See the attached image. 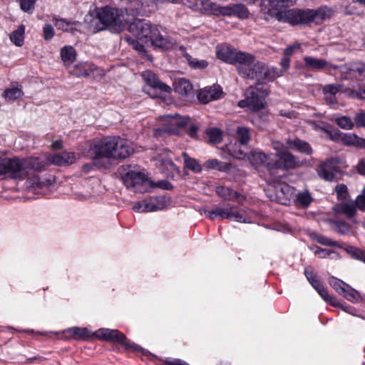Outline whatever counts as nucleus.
I'll list each match as a JSON object with an SVG mask.
<instances>
[{
  "mask_svg": "<svg viewBox=\"0 0 365 365\" xmlns=\"http://www.w3.org/2000/svg\"><path fill=\"white\" fill-rule=\"evenodd\" d=\"M94 335L99 339L120 344L125 347L136 349L137 346L127 339L125 334L117 329L101 328L98 329Z\"/></svg>",
  "mask_w": 365,
  "mask_h": 365,
  "instance_id": "obj_14",
  "label": "nucleus"
},
{
  "mask_svg": "<svg viewBox=\"0 0 365 365\" xmlns=\"http://www.w3.org/2000/svg\"><path fill=\"white\" fill-rule=\"evenodd\" d=\"M162 121L163 122L165 127L162 129H155L154 134L155 135H161L162 132L174 134L177 132L178 128H176V118L175 115H166L163 117Z\"/></svg>",
  "mask_w": 365,
  "mask_h": 365,
  "instance_id": "obj_26",
  "label": "nucleus"
},
{
  "mask_svg": "<svg viewBox=\"0 0 365 365\" xmlns=\"http://www.w3.org/2000/svg\"><path fill=\"white\" fill-rule=\"evenodd\" d=\"M312 237L322 245L342 248V245L340 242L334 241L322 235L314 233L312 235Z\"/></svg>",
  "mask_w": 365,
  "mask_h": 365,
  "instance_id": "obj_41",
  "label": "nucleus"
},
{
  "mask_svg": "<svg viewBox=\"0 0 365 365\" xmlns=\"http://www.w3.org/2000/svg\"><path fill=\"white\" fill-rule=\"evenodd\" d=\"M282 71L274 67H268L263 63V68L260 69V73L256 80L272 81L277 77L281 76Z\"/></svg>",
  "mask_w": 365,
  "mask_h": 365,
  "instance_id": "obj_30",
  "label": "nucleus"
},
{
  "mask_svg": "<svg viewBox=\"0 0 365 365\" xmlns=\"http://www.w3.org/2000/svg\"><path fill=\"white\" fill-rule=\"evenodd\" d=\"M311 284L324 301L329 302L334 307L340 306V303L336 300V299L328 294L327 291L324 287L323 284L321 283L319 279L316 281H314V282H312Z\"/></svg>",
  "mask_w": 365,
  "mask_h": 365,
  "instance_id": "obj_29",
  "label": "nucleus"
},
{
  "mask_svg": "<svg viewBox=\"0 0 365 365\" xmlns=\"http://www.w3.org/2000/svg\"><path fill=\"white\" fill-rule=\"evenodd\" d=\"M133 153L129 141L119 136H108L92 144L89 155L93 160L100 158L125 159Z\"/></svg>",
  "mask_w": 365,
  "mask_h": 365,
  "instance_id": "obj_1",
  "label": "nucleus"
},
{
  "mask_svg": "<svg viewBox=\"0 0 365 365\" xmlns=\"http://www.w3.org/2000/svg\"><path fill=\"white\" fill-rule=\"evenodd\" d=\"M52 21L54 22V25L58 29H61L63 31H72L73 26L76 24V22L69 21L64 19H58L56 16L53 17Z\"/></svg>",
  "mask_w": 365,
  "mask_h": 365,
  "instance_id": "obj_47",
  "label": "nucleus"
},
{
  "mask_svg": "<svg viewBox=\"0 0 365 365\" xmlns=\"http://www.w3.org/2000/svg\"><path fill=\"white\" fill-rule=\"evenodd\" d=\"M304 62L305 68L312 71H322L323 69H327L328 71H330L331 69L335 70L333 66H336L324 59L309 56L304 58Z\"/></svg>",
  "mask_w": 365,
  "mask_h": 365,
  "instance_id": "obj_22",
  "label": "nucleus"
},
{
  "mask_svg": "<svg viewBox=\"0 0 365 365\" xmlns=\"http://www.w3.org/2000/svg\"><path fill=\"white\" fill-rule=\"evenodd\" d=\"M216 192L219 196L227 200H237L240 194L231 188L225 186H220L216 188Z\"/></svg>",
  "mask_w": 365,
  "mask_h": 365,
  "instance_id": "obj_39",
  "label": "nucleus"
},
{
  "mask_svg": "<svg viewBox=\"0 0 365 365\" xmlns=\"http://www.w3.org/2000/svg\"><path fill=\"white\" fill-rule=\"evenodd\" d=\"M344 92L349 97L365 99V83L357 82L356 85L345 88Z\"/></svg>",
  "mask_w": 365,
  "mask_h": 365,
  "instance_id": "obj_33",
  "label": "nucleus"
},
{
  "mask_svg": "<svg viewBox=\"0 0 365 365\" xmlns=\"http://www.w3.org/2000/svg\"><path fill=\"white\" fill-rule=\"evenodd\" d=\"M354 125L357 128H364L365 127V112L359 111L354 116Z\"/></svg>",
  "mask_w": 365,
  "mask_h": 365,
  "instance_id": "obj_59",
  "label": "nucleus"
},
{
  "mask_svg": "<svg viewBox=\"0 0 365 365\" xmlns=\"http://www.w3.org/2000/svg\"><path fill=\"white\" fill-rule=\"evenodd\" d=\"M125 18L135 20V16L143 12V3L140 0H122Z\"/></svg>",
  "mask_w": 365,
  "mask_h": 365,
  "instance_id": "obj_20",
  "label": "nucleus"
},
{
  "mask_svg": "<svg viewBox=\"0 0 365 365\" xmlns=\"http://www.w3.org/2000/svg\"><path fill=\"white\" fill-rule=\"evenodd\" d=\"M141 76L145 82L151 88L167 93L170 92V88L159 81L156 75L151 71H145Z\"/></svg>",
  "mask_w": 365,
  "mask_h": 365,
  "instance_id": "obj_25",
  "label": "nucleus"
},
{
  "mask_svg": "<svg viewBox=\"0 0 365 365\" xmlns=\"http://www.w3.org/2000/svg\"><path fill=\"white\" fill-rule=\"evenodd\" d=\"M207 134L208 135L209 142L210 143L216 144L220 143L222 140L221 132L217 128H211L207 130Z\"/></svg>",
  "mask_w": 365,
  "mask_h": 365,
  "instance_id": "obj_54",
  "label": "nucleus"
},
{
  "mask_svg": "<svg viewBox=\"0 0 365 365\" xmlns=\"http://www.w3.org/2000/svg\"><path fill=\"white\" fill-rule=\"evenodd\" d=\"M312 198L308 191H302L296 195L295 202L297 205L307 207L312 202Z\"/></svg>",
  "mask_w": 365,
  "mask_h": 365,
  "instance_id": "obj_51",
  "label": "nucleus"
},
{
  "mask_svg": "<svg viewBox=\"0 0 365 365\" xmlns=\"http://www.w3.org/2000/svg\"><path fill=\"white\" fill-rule=\"evenodd\" d=\"M274 155H267L262 151L255 149L250 151L247 160L255 167L264 165L267 168V164L269 161H273Z\"/></svg>",
  "mask_w": 365,
  "mask_h": 365,
  "instance_id": "obj_21",
  "label": "nucleus"
},
{
  "mask_svg": "<svg viewBox=\"0 0 365 365\" xmlns=\"http://www.w3.org/2000/svg\"><path fill=\"white\" fill-rule=\"evenodd\" d=\"M23 95L22 91L19 88H11L6 89L4 93V96L9 101H14Z\"/></svg>",
  "mask_w": 365,
  "mask_h": 365,
  "instance_id": "obj_52",
  "label": "nucleus"
},
{
  "mask_svg": "<svg viewBox=\"0 0 365 365\" xmlns=\"http://www.w3.org/2000/svg\"><path fill=\"white\" fill-rule=\"evenodd\" d=\"M150 43L155 46L162 49L168 50L173 48L175 44V42L168 38L163 37L160 34L159 31L158 30V34L153 35V37L150 38L149 41Z\"/></svg>",
  "mask_w": 365,
  "mask_h": 365,
  "instance_id": "obj_31",
  "label": "nucleus"
},
{
  "mask_svg": "<svg viewBox=\"0 0 365 365\" xmlns=\"http://www.w3.org/2000/svg\"><path fill=\"white\" fill-rule=\"evenodd\" d=\"M60 56L63 65L69 68L76 58V52L71 46H64L61 48Z\"/></svg>",
  "mask_w": 365,
  "mask_h": 365,
  "instance_id": "obj_27",
  "label": "nucleus"
},
{
  "mask_svg": "<svg viewBox=\"0 0 365 365\" xmlns=\"http://www.w3.org/2000/svg\"><path fill=\"white\" fill-rule=\"evenodd\" d=\"M124 39L129 44L132 45L133 48H135L139 53H143L145 51L144 46L142 43H139L137 40L129 36H125Z\"/></svg>",
  "mask_w": 365,
  "mask_h": 365,
  "instance_id": "obj_58",
  "label": "nucleus"
},
{
  "mask_svg": "<svg viewBox=\"0 0 365 365\" xmlns=\"http://www.w3.org/2000/svg\"><path fill=\"white\" fill-rule=\"evenodd\" d=\"M96 15L102 26L96 29L95 31L108 29L113 33H120L131 21V19L125 18L123 9L110 6L99 8Z\"/></svg>",
  "mask_w": 365,
  "mask_h": 365,
  "instance_id": "obj_5",
  "label": "nucleus"
},
{
  "mask_svg": "<svg viewBox=\"0 0 365 365\" xmlns=\"http://www.w3.org/2000/svg\"><path fill=\"white\" fill-rule=\"evenodd\" d=\"M334 69H339L341 77L346 80H356L361 81L365 79V63H353L339 66H333Z\"/></svg>",
  "mask_w": 365,
  "mask_h": 365,
  "instance_id": "obj_13",
  "label": "nucleus"
},
{
  "mask_svg": "<svg viewBox=\"0 0 365 365\" xmlns=\"http://www.w3.org/2000/svg\"><path fill=\"white\" fill-rule=\"evenodd\" d=\"M34 160L17 157L0 159V176L17 182H22L27 176L29 170L34 168Z\"/></svg>",
  "mask_w": 365,
  "mask_h": 365,
  "instance_id": "obj_4",
  "label": "nucleus"
},
{
  "mask_svg": "<svg viewBox=\"0 0 365 365\" xmlns=\"http://www.w3.org/2000/svg\"><path fill=\"white\" fill-rule=\"evenodd\" d=\"M241 51H232L228 48H217V56L219 59L226 63L235 64V58L239 56Z\"/></svg>",
  "mask_w": 365,
  "mask_h": 365,
  "instance_id": "obj_32",
  "label": "nucleus"
},
{
  "mask_svg": "<svg viewBox=\"0 0 365 365\" xmlns=\"http://www.w3.org/2000/svg\"><path fill=\"white\" fill-rule=\"evenodd\" d=\"M231 155L239 160H247V156H249L250 152H248V148L245 145H241L239 148H237V145L233 147H230L228 148Z\"/></svg>",
  "mask_w": 365,
  "mask_h": 365,
  "instance_id": "obj_40",
  "label": "nucleus"
},
{
  "mask_svg": "<svg viewBox=\"0 0 365 365\" xmlns=\"http://www.w3.org/2000/svg\"><path fill=\"white\" fill-rule=\"evenodd\" d=\"M334 225L335 231L341 235H346L350 232V226L346 222L336 221Z\"/></svg>",
  "mask_w": 365,
  "mask_h": 365,
  "instance_id": "obj_55",
  "label": "nucleus"
},
{
  "mask_svg": "<svg viewBox=\"0 0 365 365\" xmlns=\"http://www.w3.org/2000/svg\"><path fill=\"white\" fill-rule=\"evenodd\" d=\"M200 213L204 214L211 220L220 217L221 219L235 220L238 222H247L243 212L238 210L235 207L230 204H225L222 206L217 205L210 210H201Z\"/></svg>",
  "mask_w": 365,
  "mask_h": 365,
  "instance_id": "obj_9",
  "label": "nucleus"
},
{
  "mask_svg": "<svg viewBox=\"0 0 365 365\" xmlns=\"http://www.w3.org/2000/svg\"><path fill=\"white\" fill-rule=\"evenodd\" d=\"M317 173L322 178L327 181H336L339 178V171L331 160L320 165Z\"/></svg>",
  "mask_w": 365,
  "mask_h": 365,
  "instance_id": "obj_18",
  "label": "nucleus"
},
{
  "mask_svg": "<svg viewBox=\"0 0 365 365\" xmlns=\"http://www.w3.org/2000/svg\"><path fill=\"white\" fill-rule=\"evenodd\" d=\"M222 96V90L221 86L214 84L201 89L197 94V98L201 103H208L212 101L220 99Z\"/></svg>",
  "mask_w": 365,
  "mask_h": 365,
  "instance_id": "obj_17",
  "label": "nucleus"
},
{
  "mask_svg": "<svg viewBox=\"0 0 365 365\" xmlns=\"http://www.w3.org/2000/svg\"><path fill=\"white\" fill-rule=\"evenodd\" d=\"M354 202L356 204V210L358 209L360 211L365 212V187L356 197Z\"/></svg>",
  "mask_w": 365,
  "mask_h": 365,
  "instance_id": "obj_56",
  "label": "nucleus"
},
{
  "mask_svg": "<svg viewBox=\"0 0 365 365\" xmlns=\"http://www.w3.org/2000/svg\"><path fill=\"white\" fill-rule=\"evenodd\" d=\"M204 166L208 169H216L220 171L226 170L230 167L229 164L216 159H210L205 161Z\"/></svg>",
  "mask_w": 365,
  "mask_h": 365,
  "instance_id": "obj_49",
  "label": "nucleus"
},
{
  "mask_svg": "<svg viewBox=\"0 0 365 365\" xmlns=\"http://www.w3.org/2000/svg\"><path fill=\"white\" fill-rule=\"evenodd\" d=\"M351 252V254L356 257V258L365 262V251L350 247L349 248Z\"/></svg>",
  "mask_w": 365,
  "mask_h": 365,
  "instance_id": "obj_64",
  "label": "nucleus"
},
{
  "mask_svg": "<svg viewBox=\"0 0 365 365\" xmlns=\"http://www.w3.org/2000/svg\"><path fill=\"white\" fill-rule=\"evenodd\" d=\"M341 295L351 302H357L363 299L360 294L349 285H346L344 293H341Z\"/></svg>",
  "mask_w": 365,
  "mask_h": 365,
  "instance_id": "obj_50",
  "label": "nucleus"
},
{
  "mask_svg": "<svg viewBox=\"0 0 365 365\" xmlns=\"http://www.w3.org/2000/svg\"><path fill=\"white\" fill-rule=\"evenodd\" d=\"M180 50L183 53L184 56L187 59L189 65L195 69H203L208 66V63L205 60H198L192 58L190 55L185 53V48L183 46L180 47Z\"/></svg>",
  "mask_w": 365,
  "mask_h": 365,
  "instance_id": "obj_38",
  "label": "nucleus"
},
{
  "mask_svg": "<svg viewBox=\"0 0 365 365\" xmlns=\"http://www.w3.org/2000/svg\"><path fill=\"white\" fill-rule=\"evenodd\" d=\"M185 166L195 173H200L202 167L195 158H190L186 153H182Z\"/></svg>",
  "mask_w": 365,
  "mask_h": 365,
  "instance_id": "obj_46",
  "label": "nucleus"
},
{
  "mask_svg": "<svg viewBox=\"0 0 365 365\" xmlns=\"http://www.w3.org/2000/svg\"><path fill=\"white\" fill-rule=\"evenodd\" d=\"M311 249L313 250L314 254L316 256L322 259L327 257H331L334 259L337 258L339 257L338 254H336L331 250L321 248L318 246L311 247Z\"/></svg>",
  "mask_w": 365,
  "mask_h": 365,
  "instance_id": "obj_45",
  "label": "nucleus"
},
{
  "mask_svg": "<svg viewBox=\"0 0 365 365\" xmlns=\"http://www.w3.org/2000/svg\"><path fill=\"white\" fill-rule=\"evenodd\" d=\"M236 134L237 141L241 145H247L251 138L250 129L246 127H238L236 130Z\"/></svg>",
  "mask_w": 365,
  "mask_h": 365,
  "instance_id": "obj_44",
  "label": "nucleus"
},
{
  "mask_svg": "<svg viewBox=\"0 0 365 365\" xmlns=\"http://www.w3.org/2000/svg\"><path fill=\"white\" fill-rule=\"evenodd\" d=\"M25 27L20 26L16 31H13L10 36L11 41L16 46H21L24 43Z\"/></svg>",
  "mask_w": 365,
  "mask_h": 365,
  "instance_id": "obj_48",
  "label": "nucleus"
},
{
  "mask_svg": "<svg viewBox=\"0 0 365 365\" xmlns=\"http://www.w3.org/2000/svg\"><path fill=\"white\" fill-rule=\"evenodd\" d=\"M175 92L181 96H188L192 92V86L188 80L180 78L174 83Z\"/></svg>",
  "mask_w": 365,
  "mask_h": 365,
  "instance_id": "obj_34",
  "label": "nucleus"
},
{
  "mask_svg": "<svg viewBox=\"0 0 365 365\" xmlns=\"http://www.w3.org/2000/svg\"><path fill=\"white\" fill-rule=\"evenodd\" d=\"M327 132V136L332 140H341L346 145L365 148V138H359L354 133H343L337 129Z\"/></svg>",
  "mask_w": 365,
  "mask_h": 365,
  "instance_id": "obj_15",
  "label": "nucleus"
},
{
  "mask_svg": "<svg viewBox=\"0 0 365 365\" xmlns=\"http://www.w3.org/2000/svg\"><path fill=\"white\" fill-rule=\"evenodd\" d=\"M133 210L137 212H148L147 200L137 202L133 207Z\"/></svg>",
  "mask_w": 365,
  "mask_h": 365,
  "instance_id": "obj_63",
  "label": "nucleus"
},
{
  "mask_svg": "<svg viewBox=\"0 0 365 365\" xmlns=\"http://www.w3.org/2000/svg\"><path fill=\"white\" fill-rule=\"evenodd\" d=\"M55 31L52 25L46 24L43 29V36L46 41H50L54 36Z\"/></svg>",
  "mask_w": 365,
  "mask_h": 365,
  "instance_id": "obj_57",
  "label": "nucleus"
},
{
  "mask_svg": "<svg viewBox=\"0 0 365 365\" xmlns=\"http://www.w3.org/2000/svg\"><path fill=\"white\" fill-rule=\"evenodd\" d=\"M155 160L157 163L162 167V171H168V175H172L173 177L175 174L180 173L179 168L172 161L171 158L169 156V152L165 150H159L157 153V155L155 157Z\"/></svg>",
  "mask_w": 365,
  "mask_h": 365,
  "instance_id": "obj_16",
  "label": "nucleus"
},
{
  "mask_svg": "<svg viewBox=\"0 0 365 365\" xmlns=\"http://www.w3.org/2000/svg\"><path fill=\"white\" fill-rule=\"evenodd\" d=\"M129 24V31L142 42L148 43L158 34V28L145 20L135 19Z\"/></svg>",
  "mask_w": 365,
  "mask_h": 365,
  "instance_id": "obj_12",
  "label": "nucleus"
},
{
  "mask_svg": "<svg viewBox=\"0 0 365 365\" xmlns=\"http://www.w3.org/2000/svg\"><path fill=\"white\" fill-rule=\"evenodd\" d=\"M334 123L344 130H351L354 127V123L351 118L346 115L336 116L334 118Z\"/></svg>",
  "mask_w": 365,
  "mask_h": 365,
  "instance_id": "obj_43",
  "label": "nucleus"
},
{
  "mask_svg": "<svg viewBox=\"0 0 365 365\" xmlns=\"http://www.w3.org/2000/svg\"><path fill=\"white\" fill-rule=\"evenodd\" d=\"M335 210L336 212L343 214L349 218L354 217L357 213L356 204L353 200H346L336 205Z\"/></svg>",
  "mask_w": 365,
  "mask_h": 365,
  "instance_id": "obj_28",
  "label": "nucleus"
},
{
  "mask_svg": "<svg viewBox=\"0 0 365 365\" xmlns=\"http://www.w3.org/2000/svg\"><path fill=\"white\" fill-rule=\"evenodd\" d=\"M68 69L71 74L78 77L88 76L92 71L91 65L87 63H78Z\"/></svg>",
  "mask_w": 365,
  "mask_h": 365,
  "instance_id": "obj_35",
  "label": "nucleus"
},
{
  "mask_svg": "<svg viewBox=\"0 0 365 365\" xmlns=\"http://www.w3.org/2000/svg\"><path fill=\"white\" fill-rule=\"evenodd\" d=\"M240 76L245 78L257 79L263 68V63L255 59L254 56L240 52L235 58V64Z\"/></svg>",
  "mask_w": 365,
  "mask_h": 365,
  "instance_id": "obj_7",
  "label": "nucleus"
},
{
  "mask_svg": "<svg viewBox=\"0 0 365 365\" xmlns=\"http://www.w3.org/2000/svg\"><path fill=\"white\" fill-rule=\"evenodd\" d=\"M148 212L163 210L166 206V199L164 197H153L147 200Z\"/></svg>",
  "mask_w": 365,
  "mask_h": 365,
  "instance_id": "obj_36",
  "label": "nucleus"
},
{
  "mask_svg": "<svg viewBox=\"0 0 365 365\" xmlns=\"http://www.w3.org/2000/svg\"><path fill=\"white\" fill-rule=\"evenodd\" d=\"M286 144L288 149H291L302 154L310 155L313 153V150L309 143L302 140L298 138H287Z\"/></svg>",
  "mask_w": 365,
  "mask_h": 365,
  "instance_id": "obj_23",
  "label": "nucleus"
},
{
  "mask_svg": "<svg viewBox=\"0 0 365 365\" xmlns=\"http://www.w3.org/2000/svg\"><path fill=\"white\" fill-rule=\"evenodd\" d=\"M275 190L276 200L280 204L287 205L294 197L295 189L287 183L277 185Z\"/></svg>",
  "mask_w": 365,
  "mask_h": 365,
  "instance_id": "obj_19",
  "label": "nucleus"
},
{
  "mask_svg": "<svg viewBox=\"0 0 365 365\" xmlns=\"http://www.w3.org/2000/svg\"><path fill=\"white\" fill-rule=\"evenodd\" d=\"M327 11L324 9L317 10L289 9L274 12L272 16L279 22L295 26L322 21L327 17Z\"/></svg>",
  "mask_w": 365,
  "mask_h": 365,
  "instance_id": "obj_3",
  "label": "nucleus"
},
{
  "mask_svg": "<svg viewBox=\"0 0 365 365\" xmlns=\"http://www.w3.org/2000/svg\"><path fill=\"white\" fill-rule=\"evenodd\" d=\"M205 2H211L209 0H183V4L187 7L192 9L194 11H199L202 14H206L207 11L202 9H205Z\"/></svg>",
  "mask_w": 365,
  "mask_h": 365,
  "instance_id": "obj_42",
  "label": "nucleus"
},
{
  "mask_svg": "<svg viewBox=\"0 0 365 365\" xmlns=\"http://www.w3.org/2000/svg\"><path fill=\"white\" fill-rule=\"evenodd\" d=\"M337 197L341 200L346 199L348 195L347 187L344 184L337 185L335 187Z\"/></svg>",
  "mask_w": 365,
  "mask_h": 365,
  "instance_id": "obj_60",
  "label": "nucleus"
},
{
  "mask_svg": "<svg viewBox=\"0 0 365 365\" xmlns=\"http://www.w3.org/2000/svg\"><path fill=\"white\" fill-rule=\"evenodd\" d=\"M309 124L312 126L313 129L316 130H323L327 135V130H329L327 129L328 125L324 123V122L317 123L314 120H309Z\"/></svg>",
  "mask_w": 365,
  "mask_h": 365,
  "instance_id": "obj_62",
  "label": "nucleus"
},
{
  "mask_svg": "<svg viewBox=\"0 0 365 365\" xmlns=\"http://www.w3.org/2000/svg\"><path fill=\"white\" fill-rule=\"evenodd\" d=\"M329 284L339 294L344 293L346 287V284L343 281L339 280L334 277L329 279Z\"/></svg>",
  "mask_w": 365,
  "mask_h": 365,
  "instance_id": "obj_53",
  "label": "nucleus"
},
{
  "mask_svg": "<svg viewBox=\"0 0 365 365\" xmlns=\"http://www.w3.org/2000/svg\"><path fill=\"white\" fill-rule=\"evenodd\" d=\"M277 159L273 161H269L267 164V170L271 175L274 174V171L278 169H294L300 165L299 161L287 150L284 152L277 153L274 156Z\"/></svg>",
  "mask_w": 365,
  "mask_h": 365,
  "instance_id": "obj_11",
  "label": "nucleus"
},
{
  "mask_svg": "<svg viewBox=\"0 0 365 365\" xmlns=\"http://www.w3.org/2000/svg\"><path fill=\"white\" fill-rule=\"evenodd\" d=\"M119 173L124 185L135 192H145L150 187V181L148 176L138 168L121 166Z\"/></svg>",
  "mask_w": 365,
  "mask_h": 365,
  "instance_id": "obj_6",
  "label": "nucleus"
},
{
  "mask_svg": "<svg viewBox=\"0 0 365 365\" xmlns=\"http://www.w3.org/2000/svg\"><path fill=\"white\" fill-rule=\"evenodd\" d=\"M205 9L207 14L222 15V16H236L240 19H247L250 15L247 8L242 4H232L222 6L220 4L213 2H205Z\"/></svg>",
  "mask_w": 365,
  "mask_h": 365,
  "instance_id": "obj_10",
  "label": "nucleus"
},
{
  "mask_svg": "<svg viewBox=\"0 0 365 365\" xmlns=\"http://www.w3.org/2000/svg\"><path fill=\"white\" fill-rule=\"evenodd\" d=\"M267 96V88L262 84L250 87L246 92L245 100L239 101L240 108L247 107L252 111L262 109L265 105V97Z\"/></svg>",
  "mask_w": 365,
  "mask_h": 365,
  "instance_id": "obj_8",
  "label": "nucleus"
},
{
  "mask_svg": "<svg viewBox=\"0 0 365 365\" xmlns=\"http://www.w3.org/2000/svg\"><path fill=\"white\" fill-rule=\"evenodd\" d=\"M22 159H34V166L29 170L25 178V186L28 189L40 188L43 185L37 172H41L48 164H53L58 166H66L75 163L76 158L74 153L63 152L53 155H41L38 157L23 158Z\"/></svg>",
  "mask_w": 365,
  "mask_h": 365,
  "instance_id": "obj_2",
  "label": "nucleus"
},
{
  "mask_svg": "<svg viewBox=\"0 0 365 365\" xmlns=\"http://www.w3.org/2000/svg\"><path fill=\"white\" fill-rule=\"evenodd\" d=\"M36 0H21V8L24 11L31 12L34 9V3Z\"/></svg>",
  "mask_w": 365,
  "mask_h": 365,
  "instance_id": "obj_61",
  "label": "nucleus"
},
{
  "mask_svg": "<svg viewBox=\"0 0 365 365\" xmlns=\"http://www.w3.org/2000/svg\"><path fill=\"white\" fill-rule=\"evenodd\" d=\"M344 89H342V86L340 84H327L323 88V94L326 103L330 106H335L337 105V100L336 95L339 92H344Z\"/></svg>",
  "mask_w": 365,
  "mask_h": 365,
  "instance_id": "obj_24",
  "label": "nucleus"
},
{
  "mask_svg": "<svg viewBox=\"0 0 365 365\" xmlns=\"http://www.w3.org/2000/svg\"><path fill=\"white\" fill-rule=\"evenodd\" d=\"M65 333L75 339H86L90 336L88 330L82 327H71L66 329Z\"/></svg>",
  "mask_w": 365,
  "mask_h": 365,
  "instance_id": "obj_37",
  "label": "nucleus"
}]
</instances>
